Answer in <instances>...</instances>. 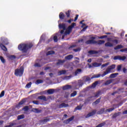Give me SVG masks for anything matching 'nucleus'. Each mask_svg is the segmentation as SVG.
<instances>
[{"label": "nucleus", "instance_id": "obj_1", "mask_svg": "<svg viewBox=\"0 0 127 127\" xmlns=\"http://www.w3.org/2000/svg\"><path fill=\"white\" fill-rule=\"evenodd\" d=\"M33 45L32 43L30 44H20L18 46V49L20 51H22L24 53H26L27 52V50L28 49H30L32 48Z\"/></svg>", "mask_w": 127, "mask_h": 127}, {"label": "nucleus", "instance_id": "obj_2", "mask_svg": "<svg viewBox=\"0 0 127 127\" xmlns=\"http://www.w3.org/2000/svg\"><path fill=\"white\" fill-rule=\"evenodd\" d=\"M23 72H24V67L21 66L19 68H16L15 70L14 75L17 77L18 76L21 77L23 75Z\"/></svg>", "mask_w": 127, "mask_h": 127}, {"label": "nucleus", "instance_id": "obj_3", "mask_svg": "<svg viewBox=\"0 0 127 127\" xmlns=\"http://www.w3.org/2000/svg\"><path fill=\"white\" fill-rule=\"evenodd\" d=\"M85 43L86 44H96V43H97V44L101 45L105 43V41L99 40L97 41H96L93 40H89L86 41L85 42Z\"/></svg>", "mask_w": 127, "mask_h": 127}, {"label": "nucleus", "instance_id": "obj_4", "mask_svg": "<svg viewBox=\"0 0 127 127\" xmlns=\"http://www.w3.org/2000/svg\"><path fill=\"white\" fill-rule=\"evenodd\" d=\"M115 68H116V65L115 64H112V65L108 66L106 69V71L101 75V77H105L106 75H108V73H111V71L113 70V69H115Z\"/></svg>", "mask_w": 127, "mask_h": 127}, {"label": "nucleus", "instance_id": "obj_5", "mask_svg": "<svg viewBox=\"0 0 127 127\" xmlns=\"http://www.w3.org/2000/svg\"><path fill=\"white\" fill-rule=\"evenodd\" d=\"M101 77V74H94L93 75L91 78H90L89 76H85V82H88L89 81H91V79H94L95 78H100Z\"/></svg>", "mask_w": 127, "mask_h": 127}, {"label": "nucleus", "instance_id": "obj_6", "mask_svg": "<svg viewBox=\"0 0 127 127\" xmlns=\"http://www.w3.org/2000/svg\"><path fill=\"white\" fill-rule=\"evenodd\" d=\"M96 113H97V110L95 109L93 110L92 112L89 113L86 116L85 119H88V118H90L91 117H93L96 115Z\"/></svg>", "mask_w": 127, "mask_h": 127}, {"label": "nucleus", "instance_id": "obj_7", "mask_svg": "<svg viewBox=\"0 0 127 127\" xmlns=\"http://www.w3.org/2000/svg\"><path fill=\"white\" fill-rule=\"evenodd\" d=\"M126 59L127 57H126V56L121 57V56H116L114 57V60H120L124 61L126 60Z\"/></svg>", "mask_w": 127, "mask_h": 127}, {"label": "nucleus", "instance_id": "obj_8", "mask_svg": "<svg viewBox=\"0 0 127 127\" xmlns=\"http://www.w3.org/2000/svg\"><path fill=\"white\" fill-rule=\"evenodd\" d=\"M102 65L101 63H93L91 64H88L89 68H93V67H100Z\"/></svg>", "mask_w": 127, "mask_h": 127}, {"label": "nucleus", "instance_id": "obj_9", "mask_svg": "<svg viewBox=\"0 0 127 127\" xmlns=\"http://www.w3.org/2000/svg\"><path fill=\"white\" fill-rule=\"evenodd\" d=\"M49 121H50V119L46 118L44 120H40L39 123L40 125H45V124H46L47 122H49Z\"/></svg>", "mask_w": 127, "mask_h": 127}, {"label": "nucleus", "instance_id": "obj_10", "mask_svg": "<svg viewBox=\"0 0 127 127\" xmlns=\"http://www.w3.org/2000/svg\"><path fill=\"white\" fill-rule=\"evenodd\" d=\"M1 41L5 45H8V40L5 38H1Z\"/></svg>", "mask_w": 127, "mask_h": 127}, {"label": "nucleus", "instance_id": "obj_11", "mask_svg": "<svg viewBox=\"0 0 127 127\" xmlns=\"http://www.w3.org/2000/svg\"><path fill=\"white\" fill-rule=\"evenodd\" d=\"M67 107H69V105L65 103H63L59 106V109H62L63 108H67Z\"/></svg>", "mask_w": 127, "mask_h": 127}, {"label": "nucleus", "instance_id": "obj_12", "mask_svg": "<svg viewBox=\"0 0 127 127\" xmlns=\"http://www.w3.org/2000/svg\"><path fill=\"white\" fill-rule=\"evenodd\" d=\"M59 27L60 29H63L64 30H66V25L65 24V23L60 24L59 25Z\"/></svg>", "mask_w": 127, "mask_h": 127}, {"label": "nucleus", "instance_id": "obj_13", "mask_svg": "<svg viewBox=\"0 0 127 127\" xmlns=\"http://www.w3.org/2000/svg\"><path fill=\"white\" fill-rule=\"evenodd\" d=\"M65 62H66V60H59L58 61V62L57 63V65H63V64L65 63Z\"/></svg>", "mask_w": 127, "mask_h": 127}, {"label": "nucleus", "instance_id": "obj_14", "mask_svg": "<svg viewBox=\"0 0 127 127\" xmlns=\"http://www.w3.org/2000/svg\"><path fill=\"white\" fill-rule=\"evenodd\" d=\"M88 53L90 55H93V54H98V53H99V52L97 51L90 50L88 51Z\"/></svg>", "mask_w": 127, "mask_h": 127}, {"label": "nucleus", "instance_id": "obj_15", "mask_svg": "<svg viewBox=\"0 0 127 127\" xmlns=\"http://www.w3.org/2000/svg\"><path fill=\"white\" fill-rule=\"evenodd\" d=\"M59 18L60 19H61L62 20H63L65 18V15L63 12H61L59 14Z\"/></svg>", "mask_w": 127, "mask_h": 127}, {"label": "nucleus", "instance_id": "obj_16", "mask_svg": "<svg viewBox=\"0 0 127 127\" xmlns=\"http://www.w3.org/2000/svg\"><path fill=\"white\" fill-rule=\"evenodd\" d=\"M65 60H71L73 59V55H69L64 57Z\"/></svg>", "mask_w": 127, "mask_h": 127}, {"label": "nucleus", "instance_id": "obj_17", "mask_svg": "<svg viewBox=\"0 0 127 127\" xmlns=\"http://www.w3.org/2000/svg\"><path fill=\"white\" fill-rule=\"evenodd\" d=\"M38 98L39 100H42L43 101H44V102H47V99H46V97L44 96H40L38 97Z\"/></svg>", "mask_w": 127, "mask_h": 127}, {"label": "nucleus", "instance_id": "obj_18", "mask_svg": "<svg viewBox=\"0 0 127 127\" xmlns=\"http://www.w3.org/2000/svg\"><path fill=\"white\" fill-rule=\"evenodd\" d=\"M106 47H113L114 46V45L113 43L108 42L105 44Z\"/></svg>", "mask_w": 127, "mask_h": 127}, {"label": "nucleus", "instance_id": "obj_19", "mask_svg": "<svg viewBox=\"0 0 127 127\" xmlns=\"http://www.w3.org/2000/svg\"><path fill=\"white\" fill-rule=\"evenodd\" d=\"M112 83H113V79L108 80L104 83V85L105 86H108V85H110V84H112Z\"/></svg>", "mask_w": 127, "mask_h": 127}, {"label": "nucleus", "instance_id": "obj_20", "mask_svg": "<svg viewBox=\"0 0 127 127\" xmlns=\"http://www.w3.org/2000/svg\"><path fill=\"white\" fill-rule=\"evenodd\" d=\"M0 47L3 51H7V48H6V47L3 45V44H0Z\"/></svg>", "mask_w": 127, "mask_h": 127}, {"label": "nucleus", "instance_id": "obj_21", "mask_svg": "<svg viewBox=\"0 0 127 127\" xmlns=\"http://www.w3.org/2000/svg\"><path fill=\"white\" fill-rule=\"evenodd\" d=\"M54 92H55V90H54V89H50L47 91V93L49 95H52Z\"/></svg>", "mask_w": 127, "mask_h": 127}, {"label": "nucleus", "instance_id": "obj_22", "mask_svg": "<svg viewBox=\"0 0 127 127\" xmlns=\"http://www.w3.org/2000/svg\"><path fill=\"white\" fill-rule=\"evenodd\" d=\"M7 57L9 60H11V61L14 60V59H16V57L14 55H10V56H8Z\"/></svg>", "mask_w": 127, "mask_h": 127}, {"label": "nucleus", "instance_id": "obj_23", "mask_svg": "<svg viewBox=\"0 0 127 127\" xmlns=\"http://www.w3.org/2000/svg\"><path fill=\"white\" fill-rule=\"evenodd\" d=\"M81 72H82V69H80V68H78L77 69L75 72H74V75L75 76H77V75L78 74H80V73H81Z\"/></svg>", "mask_w": 127, "mask_h": 127}, {"label": "nucleus", "instance_id": "obj_24", "mask_svg": "<svg viewBox=\"0 0 127 127\" xmlns=\"http://www.w3.org/2000/svg\"><path fill=\"white\" fill-rule=\"evenodd\" d=\"M24 118H25L24 115L22 114L21 115H19L17 116V121H19L20 120H23V119H24Z\"/></svg>", "mask_w": 127, "mask_h": 127}, {"label": "nucleus", "instance_id": "obj_25", "mask_svg": "<svg viewBox=\"0 0 127 127\" xmlns=\"http://www.w3.org/2000/svg\"><path fill=\"white\" fill-rule=\"evenodd\" d=\"M52 54H55V52L54 51H50L46 53L47 56H49V55H52Z\"/></svg>", "mask_w": 127, "mask_h": 127}, {"label": "nucleus", "instance_id": "obj_26", "mask_svg": "<svg viewBox=\"0 0 127 127\" xmlns=\"http://www.w3.org/2000/svg\"><path fill=\"white\" fill-rule=\"evenodd\" d=\"M105 112V108H101L100 111L97 112V115H102Z\"/></svg>", "mask_w": 127, "mask_h": 127}, {"label": "nucleus", "instance_id": "obj_27", "mask_svg": "<svg viewBox=\"0 0 127 127\" xmlns=\"http://www.w3.org/2000/svg\"><path fill=\"white\" fill-rule=\"evenodd\" d=\"M72 86L71 85H66L65 86H64L63 88V90H68V89H71Z\"/></svg>", "mask_w": 127, "mask_h": 127}, {"label": "nucleus", "instance_id": "obj_28", "mask_svg": "<svg viewBox=\"0 0 127 127\" xmlns=\"http://www.w3.org/2000/svg\"><path fill=\"white\" fill-rule=\"evenodd\" d=\"M122 48H124V46L122 45H119L114 48V50H118V49H122Z\"/></svg>", "mask_w": 127, "mask_h": 127}, {"label": "nucleus", "instance_id": "obj_29", "mask_svg": "<svg viewBox=\"0 0 127 127\" xmlns=\"http://www.w3.org/2000/svg\"><path fill=\"white\" fill-rule=\"evenodd\" d=\"M75 117L74 116H72L71 117H70V118L68 119L65 122L66 124H69V123H70V122H72V121H73V120H74V118Z\"/></svg>", "mask_w": 127, "mask_h": 127}, {"label": "nucleus", "instance_id": "obj_30", "mask_svg": "<svg viewBox=\"0 0 127 127\" xmlns=\"http://www.w3.org/2000/svg\"><path fill=\"white\" fill-rule=\"evenodd\" d=\"M67 71L65 70H60L58 72V74L61 75H64Z\"/></svg>", "mask_w": 127, "mask_h": 127}, {"label": "nucleus", "instance_id": "obj_31", "mask_svg": "<svg viewBox=\"0 0 127 127\" xmlns=\"http://www.w3.org/2000/svg\"><path fill=\"white\" fill-rule=\"evenodd\" d=\"M119 75V73H112L110 74V78H116Z\"/></svg>", "mask_w": 127, "mask_h": 127}, {"label": "nucleus", "instance_id": "obj_32", "mask_svg": "<svg viewBox=\"0 0 127 127\" xmlns=\"http://www.w3.org/2000/svg\"><path fill=\"white\" fill-rule=\"evenodd\" d=\"M101 101V97L98 99L96 100L93 103V105H98V104L100 103Z\"/></svg>", "mask_w": 127, "mask_h": 127}, {"label": "nucleus", "instance_id": "obj_33", "mask_svg": "<svg viewBox=\"0 0 127 127\" xmlns=\"http://www.w3.org/2000/svg\"><path fill=\"white\" fill-rule=\"evenodd\" d=\"M42 83H43V80L42 79H37L36 81V84H37V85L42 84Z\"/></svg>", "mask_w": 127, "mask_h": 127}, {"label": "nucleus", "instance_id": "obj_34", "mask_svg": "<svg viewBox=\"0 0 127 127\" xmlns=\"http://www.w3.org/2000/svg\"><path fill=\"white\" fill-rule=\"evenodd\" d=\"M0 60L3 64H4L5 63V60L4 58H3V57L2 56H0Z\"/></svg>", "mask_w": 127, "mask_h": 127}, {"label": "nucleus", "instance_id": "obj_35", "mask_svg": "<svg viewBox=\"0 0 127 127\" xmlns=\"http://www.w3.org/2000/svg\"><path fill=\"white\" fill-rule=\"evenodd\" d=\"M22 110L24 111V112H27L29 110V107L27 106H26L24 107Z\"/></svg>", "mask_w": 127, "mask_h": 127}, {"label": "nucleus", "instance_id": "obj_36", "mask_svg": "<svg viewBox=\"0 0 127 127\" xmlns=\"http://www.w3.org/2000/svg\"><path fill=\"white\" fill-rule=\"evenodd\" d=\"M33 110V112H34L35 113H36L37 114H39V113H40L41 112V110H39L38 109H37V108H34Z\"/></svg>", "mask_w": 127, "mask_h": 127}, {"label": "nucleus", "instance_id": "obj_37", "mask_svg": "<svg viewBox=\"0 0 127 127\" xmlns=\"http://www.w3.org/2000/svg\"><path fill=\"white\" fill-rule=\"evenodd\" d=\"M70 12H71V10H68L65 12V15H66L67 18L70 17Z\"/></svg>", "mask_w": 127, "mask_h": 127}, {"label": "nucleus", "instance_id": "obj_38", "mask_svg": "<svg viewBox=\"0 0 127 127\" xmlns=\"http://www.w3.org/2000/svg\"><path fill=\"white\" fill-rule=\"evenodd\" d=\"M83 85H84V83H83V81L79 80L78 82V86H79V87H82Z\"/></svg>", "mask_w": 127, "mask_h": 127}, {"label": "nucleus", "instance_id": "obj_39", "mask_svg": "<svg viewBox=\"0 0 127 127\" xmlns=\"http://www.w3.org/2000/svg\"><path fill=\"white\" fill-rule=\"evenodd\" d=\"M98 84H99V82L98 81H95L94 83H93L92 84V88H95L96 86H97V85H98Z\"/></svg>", "mask_w": 127, "mask_h": 127}, {"label": "nucleus", "instance_id": "obj_40", "mask_svg": "<svg viewBox=\"0 0 127 127\" xmlns=\"http://www.w3.org/2000/svg\"><path fill=\"white\" fill-rule=\"evenodd\" d=\"M82 108H83V105L77 106L75 108V110H78L79 111H80V110H82Z\"/></svg>", "mask_w": 127, "mask_h": 127}, {"label": "nucleus", "instance_id": "obj_41", "mask_svg": "<svg viewBox=\"0 0 127 127\" xmlns=\"http://www.w3.org/2000/svg\"><path fill=\"white\" fill-rule=\"evenodd\" d=\"M100 95H101V91H98V92L95 94L94 97H95V98H98V97H99V96H100Z\"/></svg>", "mask_w": 127, "mask_h": 127}, {"label": "nucleus", "instance_id": "obj_42", "mask_svg": "<svg viewBox=\"0 0 127 127\" xmlns=\"http://www.w3.org/2000/svg\"><path fill=\"white\" fill-rule=\"evenodd\" d=\"M105 125H106L105 123H101V124H99L98 125H97L96 127H103Z\"/></svg>", "mask_w": 127, "mask_h": 127}, {"label": "nucleus", "instance_id": "obj_43", "mask_svg": "<svg viewBox=\"0 0 127 127\" xmlns=\"http://www.w3.org/2000/svg\"><path fill=\"white\" fill-rule=\"evenodd\" d=\"M72 21H74V19H70L69 20H65L64 21V22H68V23H71V22H72Z\"/></svg>", "mask_w": 127, "mask_h": 127}, {"label": "nucleus", "instance_id": "obj_44", "mask_svg": "<svg viewBox=\"0 0 127 127\" xmlns=\"http://www.w3.org/2000/svg\"><path fill=\"white\" fill-rule=\"evenodd\" d=\"M32 84V82H30L29 83H28V84H27L26 85V87L29 88H30V87H31Z\"/></svg>", "mask_w": 127, "mask_h": 127}, {"label": "nucleus", "instance_id": "obj_45", "mask_svg": "<svg viewBox=\"0 0 127 127\" xmlns=\"http://www.w3.org/2000/svg\"><path fill=\"white\" fill-rule=\"evenodd\" d=\"M77 95V91H74L72 93L70 94V97H75Z\"/></svg>", "mask_w": 127, "mask_h": 127}, {"label": "nucleus", "instance_id": "obj_46", "mask_svg": "<svg viewBox=\"0 0 127 127\" xmlns=\"http://www.w3.org/2000/svg\"><path fill=\"white\" fill-rule=\"evenodd\" d=\"M114 110H115V108H109L106 110L107 112H108L109 113H110V112H113V111H114Z\"/></svg>", "mask_w": 127, "mask_h": 127}, {"label": "nucleus", "instance_id": "obj_47", "mask_svg": "<svg viewBox=\"0 0 127 127\" xmlns=\"http://www.w3.org/2000/svg\"><path fill=\"white\" fill-rule=\"evenodd\" d=\"M75 26H76V23H72L70 26H69V27L72 29L74 28V27H75Z\"/></svg>", "mask_w": 127, "mask_h": 127}, {"label": "nucleus", "instance_id": "obj_48", "mask_svg": "<svg viewBox=\"0 0 127 127\" xmlns=\"http://www.w3.org/2000/svg\"><path fill=\"white\" fill-rule=\"evenodd\" d=\"M73 51L74 52H79V51H81V48H78L77 49H73Z\"/></svg>", "mask_w": 127, "mask_h": 127}, {"label": "nucleus", "instance_id": "obj_49", "mask_svg": "<svg viewBox=\"0 0 127 127\" xmlns=\"http://www.w3.org/2000/svg\"><path fill=\"white\" fill-rule=\"evenodd\" d=\"M25 103V101L24 100H22L19 103H18V106H21V105H23Z\"/></svg>", "mask_w": 127, "mask_h": 127}, {"label": "nucleus", "instance_id": "obj_50", "mask_svg": "<svg viewBox=\"0 0 127 127\" xmlns=\"http://www.w3.org/2000/svg\"><path fill=\"white\" fill-rule=\"evenodd\" d=\"M54 42H58V37H57V36H54Z\"/></svg>", "mask_w": 127, "mask_h": 127}, {"label": "nucleus", "instance_id": "obj_51", "mask_svg": "<svg viewBox=\"0 0 127 127\" xmlns=\"http://www.w3.org/2000/svg\"><path fill=\"white\" fill-rule=\"evenodd\" d=\"M70 33H71V32H70V31H68L67 29L65 30V32H64L65 35H69V34H70Z\"/></svg>", "mask_w": 127, "mask_h": 127}, {"label": "nucleus", "instance_id": "obj_52", "mask_svg": "<svg viewBox=\"0 0 127 127\" xmlns=\"http://www.w3.org/2000/svg\"><path fill=\"white\" fill-rule=\"evenodd\" d=\"M71 78H72L71 75H70L69 76H65L64 77V79H65V80H69V79H71Z\"/></svg>", "mask_w": 127, "mask_h": 127}, {"label": "nucleus", "instance_id": "obj_53", "mask_svg": "<svg viewBox=\"0 0 127 127\" xmlns=\"http://www.w3.org/2000/svg\"><path fill=\"white\" fill-rule=\"evenodd\" d=\"M108 37L107 35H104L100 37H98L99 39H103L104 38H107Z\"/></svg>", "mask_w": 127, "mask_h": 127}, {"label": "nucleus", "instance_id": "obj_54", "mask_svg": "<svg viewBox=\"0 0 127 127\" xmlns=\"http://www.w3.org/2000/svg\"><path fill=\"white\" fill-rule=\"evenodd\" d=\"M108 65H109V63H107L105 64H103L101 65V69H103V68H104V67H107V66H108Z\"/></svg>", "mask_w": 127, "mask_h": 127}, {"label": "nucleus", "instance_id": "obj_55", "mask_svg": "<svg viewBox=\"0 0 127 127\" xmlns=\"http://www.w3.org/2000/svg\"><path fill=\"white\" fill-rule=\"evenodd\" d=\"M34 66L35 67H41V65H40V64H39V63H36L35 64H34Z\"/></svg>", "mask_w": 127, "mask_h": 127}, {"label": "nucleus", "instance_id": "obj_56", "mask_svg": "<svg viewBox=\"0 0 127 127\" xmlns=\"http://www.w3.org/2000/svg\"><path fill=\"white\" fill-rule=\"evenodd\" d=\"M4 96V91H2L0 94V98H2Z\"/></svg>", "mask_w": 127, "mask_h": 127}, {"label": "nucleus", "instance_id": "obj_57", "mask_svg": "<svg viewBox=\"0 0 127 127\" xmlns=\"http://www.w3.org/2000/svg\"><path fill=\"white\" fill-rule=\"evenodd\" d=\"M32 103H33L35 105H39V101L37 100H34L33 101Z\"/></svg>", "mask_w": 127, "mask_h": 127}, {"label": "nucleus", "instance_id": "obj_58", "mask_svg": "<svg viewBox=\"0 0 127 127\" xmlns=\"http://www.w3.org/2000/svg\"><path fill=\"white\" fill-rule=\"evenodd\" d=\"M119 116V113H115L114 115H113L112 118L113 119H116V118H117V117H118Z\"/></svg>", "mask_w": 127, "mask_h": 127}, {"label": "nucleus", "instance_id": "obj_59", "mask_svg": "<svg viewBox=\"0 0 127 127\" xmlns=\"http://www.w3.org/2000/svg\"><path fill=\"white\" fill-rule=\"evenodd\" d=\"M112 42H114V43H116V44H118L119 43V41L117 39H115L111 41Z\"/></svg>", "mask_w": 127, "mask_h": 127}, {"label": "nucleus", "instance_id": "obj_60", "mask_svg": "<svg viewBox=\"0 0 127 127\" xmlns=\"http://www.w3.org/2000/svg\"><path fill=\"white\" fill-rule=\"evenodd\" d=\"M122 70V65H119L117 66V70L118 71H121Z\"/></svg>", "mask_w": 127, "mask_h": 127}, {"label": "nucleus", "instance_id": "obj_61", "mask_svg": "<svg viewBox=\"0 0 127 127\" xmlns=\"http://www.w3.org/2000/svg\"><path fill=\"white\" fill-rule=\"evenodd\" d=\"M127 51V48L121 49V50H120V52H126Z\"/></svg>", "mask_w": 127, "mask_h": 127}, {"label": "nucleus", "instance_id": "obj_62", "mask_svg": "<svg viewBox=\"0 0 127 127\" xmlns=\"http://www.w3.org/2000/svg\"><path fill=\"white\" fill-rule=\"evenodd\" d=\"M66 30H67L69 31L70 32H71L72 29L70 27L68 26L67 27V28L66 29Z\"/></svg>", "mask_w": 127, "mask_h": 127}, {"label": "nucleus", "instance_id": "obj_63", "mask_svg": "<svg viewBox=\"0 0 127 127\" xmlns=\"http://www.w3.org/2000/svg\"><path fill=\"white\" fill-rule=\"evenodd\" d=\"M79 16V15L76 14L75 17L74 18V20H73V21H77V19H78V17Z\"/></svg>", "mask_w": 127, "mask_h": 127}, {"label": "nucleus", "instance_id": "obj_64", "mask_svg": "<svg viewBox=\"0 0 127 127\" xmlns=\"http://www.w3.org/2000/svg\"><path fill=\"white\" fill-rule=\"evenodd\" d=\"M123 70L124 73H127V68H126V67H124Z\"/></svg>", "mask_w": 127, "mask_h": 127}]
</instances>
